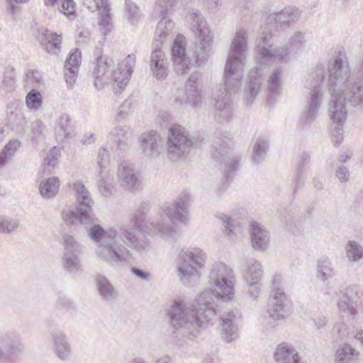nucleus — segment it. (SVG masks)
<instances>
[{
	"label": "nucleus",
	"mask_w": 363,
	"mask_h": 363,
	"mask_svg": "<svg viewBox=\"0 0 363 363\" xmlns=\"http://www.w3.org/2000/svg\"><path fill=\"white\" fill-rule=\"evenodd\" d=\"M17 219L6 216L0 217V233H10L18 227Z\"/></svg>",
	"instance_id": "603ef678"
},
{
	"label": "nucleus",
	"mask_w": 363,
	"mask_h": 363,
	"mask_svg": "<svg viewBox=\"0 0 363 363\" xmlns=\"http://www.w3.org/2000/svg\"><path fill=\"white\" fill-rule=\"evenodd\" d=\"M130 272L137 277L142 280L149 281L151 278V274L147 272H145L136 267H132Z\"/></svg>",
	"instance_id": "0e129e2a"
},
{
	"label": "nucleus",
	"mask_w": 363,
	"mask_h": 363,
	"mask_svg": "<svg viewBox=\"0 0 363 363\" xmlns=\"http://www.w3.org/2000/svg\"><path fill=\"white\" fill-rule=\"evenodd\" d=\"M60 180L57 177H50L43 181L40 185V195L45 199L53 198L58 192Z\"/></svg>",
	"instance_id": "ea45409f"
},
{
	"label": "nucleus",
	"mask_w": 363,
	"mask_h": 363,
	"mask_svg": "<svg viewBox=\"0 0 363 363\" xmlns=\"http://www.w3.org/2000/svg\"><path fill=\"white\" fill-rule=\"evenodd\" d=\"M130 127L126 125L116 126L108 134V138L112 140L115 145L110 148L120 155L128 148V138Z\"/></svg>",
	"instance_id": "412c9836"
},
{
	"label": "nucleus",
	"mask_w": 363,
	"mask_h": 363,
	"mask_svg": "<svg viewBox=\"0 0 363 363\" xmlns=\"http://www.w3.org/2000/svg\"><path fill=\"white\" fill-rule=\"evenodd\" d=\"M269 150V143L267 140L258 138L252 147V155L251 160L253 164L258 165L266 157Z\"/></svg>",
	"instance_id": "4c0bfd02"
},
{
	"label": "nucleus",
	"mask_w": 363,
	"mask_h": 363,
	"mask_svg": "<svg viewBox=\"0 0 363 363\" xmlns=\"http://www.w3.org/2000/svg\"><path fill=\"white\" fill-rule=\"evenodd\" d=\"M20 145L21 143L18 140H11L1 150L0 156L9 162Z\"/></svg>",
	"instance_id": "6e6d98bb"
},
{
	"label": "nucleus",
	"mask_w": 363,
	"mask_h": 363,
	"mask_svg": "<svg viewBox=\"0 0 363 363\" xmlns=\"http://www.w3.org/2000/svg\"><path fill=\"white\" fill-rule=\"evenodd\" d=\"M81 52L78 49L70 52L65 62L64 68H74V67H77L79 69V67L81 63Z\"/></svg>",
	"instance_id": "13d9d810"
},
{
	"label": "nucleus",
	"mask_w": 363,
	"mask_h": 363,
	"mask_svg": "<svg viewBox=\"0 0 363 363\" xmlns=\"http://www.w3.org/2000/svg\"><path fill=\"white\" fill-rule=\"evenodd\" d=\"M16 73L14 69H8L4 72L1 86L6 91H11L14 89Z\"/></svg>",
	"instance_id": "4d7b16f0"
},
{
	"label": "nucleus",
	"mask_w": 363,
	"mask_h": 363,
	"mask_svg": "<svg viewBox=\"0 0 363 363\" xmlns=\"http://www.w3.org/2000/svg\"><path fill=\"white\" fill-rule=\"evenodd\" d=\"M213 293L206 289L191 304L174 300L168 310L171 325L175 328H186L192 332L213 322L220 311L216 308Z\"/></svg>",
	"instance_id": "39448f33"
},
{
	"label": "nucleus",
	"mask_w": 363,
	"mask_h": 363,
	"mask_svg": "<svg viewBox=\"0 0 363 363\" xmlns=\"http://www.w3.org/2000/svg\"><path fill=\"white\" fill-rule=\"evenodd\" d=\"M192 140L185 128L178 124L172 125L165 143L166 155L169 160L178 162L184 160L190 152Z\"/></svg>",
	"instance_id": "6e6552de"
},
{
	"label": "nucleus",
	"mask_w": 363,
	"mask_h": 363,
	"mask_svg": "<svg viewBox=\"0 0 363 363\" xmlns=\"http://www.w3.org/2000/svg\"><path fill=\"white\" fill-rule=\"evenodd\" d=\"M57 306L58 307L63 308V309H67L71 307L72 304V301L71 298L62 296H60L57 299Z\"/></svg>",
	"instance_id": "338daca9"
},
{
	"label": "nucleus",
	"mask_w": 363,
	"mask_h": 363,
	"mask_svg": "<svg viewBox=\"0 0 363 363\" xmlns=\"http://www.w3.org/2000/svg\"><path fill=\"white\" fill-rule=\"evenodd\" d=\"M64 75L67 85L72 86L76 82L78 71L77 67L74 68H64Z\"/></svg>",
	"instance_id": "052dcab7"
},
{
	"label": "nucleus",
	"mask_w": 363,
	"mask_h": 363,
	"mask_svg": "<svg viewBox=\"0 0 363 363\" xmlns=\"http://www.w3.org/2000/svg\"><path fill=\"white\" fill-rule=\"evenodd\" d=\"M136 57L134 54L128 55L118 67L112 72L114 90L116 93L124 89L128 84L135 65Z\"/></svg>",
	"instance_id": "4468645a"
},
{
	"label": "nucleus",
	"mask_w": 363,
	"mask_h": 363,
	"mask_svg": "<svg viewBox=\"0 0 363 363\" xmlns=\"http://www.w3.org/2000/svg\"><path fill=\"white\" fill-rule=\"evenodd\" d=\"M26 105L31 111L38 110L43 105V96L40 91L32 89L26 96Z\"/></svg>",
	"instance_id": "a18cd8bd"
},
{
	"label": "nucleus",
	"mask_w": 363,
	"mask_h": 363,
	"mask_svg": "<svg viewBox=\"0 0 363 363\" xmlns=\"http://www.w3.org/2000/svg\"><path fill=\"white\" fill-rule=\"evenodd\" d=\"M63 269L69 274L75 275L82 271L80 260L74 253H64L62 257Z\"/></svg>",
	"instance_id": "58836bf2"
},
{
	"label": "nucleus",
	"mask_w": 363,
	"mask_h": 363,
	"mask_svg": "<svg viewBox=\"0 0 363 363\" xmlns=\"http://www.w3.org/2000/svg\"><path fill=\"white\" fill-rule=\"evenodd\" d=\"M337 305L340 311H348L350 314H355L357 312L355 298L350 297L347 294L342 296Z\"/></svg>",
	"instance_id": "09e8293b"
},
{
	"label": "nucleus",
	"mask_w": 363,
	"mask_h": 363,
	"mask_svg": "<svg viewBox=\"0 0 363 363\" xmlns=\"http://www.w3.org/2000/svg\"><path fill=\"white\" fill-rule=\"evenodd\" d=\"M60 2L61 3L60 6L58 7L60 11L69 18H73L75 16V4L73 0H45L46 6L60 5Z\"/></svg>",
	"instance_id": "37998d69"
},
{
	"label": "nucleus",
	"mask_w": 363,
	"mask_h": 363,
	"mask_svg": "<svg viewBox=\"0 0 363 363\" xmlns=\"http://www.w3.org/2000/svg\"><path fill=\"white\" fill-rule=\"evenodd\" d=\"M235 277L233 269L223 262L215 263L209 273V284L215 287V291L210 290L214 296L216 308L218 311L220 301H229L234 294Z\"/></svg>",
	"instance_id": "0eeeda50"
},
{
	"label": "nucleus",
	"mask_w": 363,
	"mask_h": 363,
	"mask_svg": "<svg viewBox=\"0 0 363 363\" xmlns=\"http://www.w3.org/2000/svg\"><path fill=\"white\" fill-rule=\"evenodd\" d=\"M305 43V34L301 31H296L290 37L286 45H288L291 50H294L302 48Z\"/></svg>",
	"instance_id": "5fc2aeb1"
},
{
	"label": "nucleus",
	"mask_w": 363,
	"mask_h": 363,
	"mask_svg": "<svg viewBox=\"0 0 363 363\" xmlns=\"http://www.w3.org/2000/svg\"><path fill=\"white\" fill-rule=\"evenodd\" d=\"M70 119L67 115H62L57 121L55 128L56 139L63 142L70 135Z\"/></svg>",
	"instance_id": "79ce46f5"
},
{
	"label": "nucleus",
	"mask_w": 363,
	"mask_h": 363,
	"mask_svg": "<svg viewBox=\"0 0 363 363\" xmlns=\"http://www.w3.org/2000/svg\"><path fill=\"white\" fill-rule=\"evenodd\" d=\"M220 220L223 222V226H224V233L226 235H230L233 234V219L230 217H228L226 215H223L220 216Z\"/></svg>",
	"instance_id": "680f3d73"
},
{
	"label": "nucleus",
	"mask_w": 363,
	"mask_h": 363,
	"mask_svg": "<svg viewBox=\"0 0 363 363\" xmlns=\"http://www.w3.org/2000/svg\"><path fill=\"white\" fill-rule=\"evenodd\" d=\"M206 258L205 253L199 248H183L179 251L176 267L178 277L184 284H189L196 274L197 269L203 267Z\"/></svg>",
	"instance_id": "9d476101"
},
{
	"label": "nucleus",
	"mask_w": 363,
	"mask_h": 363,
	"mask_svg": "<svg viewBox=\"0 0 363 363\" xmlns=\"http://www.w3.org/2000/svg\"><path fill=\"white\" fill-rule=\"evenodd\" d=\"M199 77V74L198 72L191 74L186 82L184 93L183 91H179V94L174 100L175 104L179 105L185 104H189L193 108L196 107V104L201 99L200 91L198 88Z\"/></svg>",
	"instance_id": "f3484780"
},
{
	"label": "nucleus",
	"mask_w": 363,
	"mask_h": 363,
	"mask_svg": "<svg viewBox=\"0 0 363 363\" xmlns=\"http://www.w3.org/2000/svg\"><path fill=\"white\" fill-rule=\"evenodd\" d=\"M190 195L186 191H182L172 203L164 209V213L173 224H186L189 221V203Z\"/></svg>",
	"instance_id": "f8f14e48"
},
{
	"label": "nucleus",
	"mask_w": 363,
	"mask_h": 363,
	"mask_svg": "<svg viewBox=\"0 0 363 363\" xmlns=\"http://www.w3.org/2000/svg\"><path fill=\"white\" fill-rule=\"evenodd\" d=\"M222 330L225 342H230L236 337L237 327L235 325V314L233 311L223 314L221 316Z\"/></svg>",
	"instance_id": "f704fd0d"
},
{
	"label": "nucleus",
	"mask_w": 363,
	"mask_h": 363,
	"mask_svg": "<svg viewBox=\"0 0 363 363\" xmlns=\"http://www.w3.org/2000/svg\"><path fill=\"white\" fill-rule=\"evenodd\" d=\"M272 35L266 33L257 42L259 66L251 69L248 74V82L246 86V100L251 104L261 89L262 65L272 62L288 63L291 60V50L285 44L282 46L273 47Z\"/></svg>",
	"instance_id": "423d86ee"
},
{
	"label": "nucleus",
	"mask_w": 363,
	"mask_h": 363,
	"mask_svg": "<svg viewBox=\"0 0 363 363\" xmlns=\"http://www.w3.org/2000/svg\"><path fill=\"white\" fill-rule=\"evenodd\" d=\"M296 18V12L286 9L269 14L267 21L268 23H274L277 27L281 28L289 25L290 22L294 21Z\"/></svg>",
	"instance_id": "e433bc0d"
},
{
	"label": "nucleus",
	"mask_w": 363,
	"mask_h": 363,
	"mask_svg": "<svg viewBox=\"0 0 363 363\" xmlns=\"http://www.w3.org/2000/svg\"><path fill=\"white\" fill-rule=\"evenodd\" d=\"M188 20L191 23V30L197 38L192 56L190 52L186 54L185 38L177 35L171 49L172 60L175 72L178 75L189 73L191 67H199L208 60V52L212 43L210 29L201 13L193 10L189 12Z\"/></svg>",
	"instance_id": "20e7f679"
},
{
	"label": "nucleus",
	"mask_w": 363,
	"mask_h": 363,
	"mask_svg": "<svg viewBox=\"0 0 363 363\" xmlns=\"http://www.w3.org/2000/svg\"><path fill=\"white\" fill-rule=\"evenodd\" d=\"M335 275L332 262L328 258L320 259L317 263V277L325 281Z\"/></svg>",
	"instance_id": "a19ab883"
},
{
	"label": "nucleus",
	"mask_w": 363,
	"mask_h": 363,
	"mask_svg": "<svg viewBox=\"0 0 363 363\" xmlns=\"http://www.w3.org/2000/svg\"><path fill=\"white\" fill-rule=\"evenodd\" d=\"M250 238L252 247L256 250H265L269 243V233L262 225L257 222H252L250 228Z\"/></svg>",
	"instance_id": "5701e85b"
},
{
	"label": "nucleus",
	"mask_w": 363,
	"mask_h": 363,
	"mask_svg": "<svg viewBox=\"0 0 363 363\" xmlns=\"http://www.w3.org/2000/svg\"><path fill=\"white\" fill-rule=\"evenodd\" d=\"M73 191L76 198L75 208L68 211H63L62 219L69 224L91 225L87 233L90 238L97 243L95 254L99 259L110 267L120 268L126 265L131 259V252L128 247L139 252L149 250V240L145 237H138L127 228H121L120 230L116 227L104 229L101 225L94 223V201L82 182H75Z\"/></svg>",
	"instance_id": "f257e3e1"
},
{
	"label": "nucleus",
	"mask_w": 363,
	"mask_h": 363,
	"mask_svg": "<svg viewBox=\"0 0 363 363\" xmlns=\"http://www.w3.org/2000/svg\"><path fill=\"white\" fill-rule=\"evenodd\" d=\"M276 363H301L298 352L291 345L281 342L274 353Z\"/></svg>",
	"instance_id": "c85d7f7f"
},
{
	"label": "nucleus",
	"mask_w": 363,
	"mask_h": 363,
	"mask_svg": "<svg viewBox=\"0 0 363 363\" xmlns=\"http://www.w3.org/2000/svg\"><path fill=\"white\" fill-rule=\"evenodd\" d=\"M50 337L55 355L62 361H69L72 356V347L66 334L55 330L50 333Z\"/></svg>",
	"instance_id": "aec40b11"
},
{
	"label": "nucleus",
	"mask_w": 363,
	"mask_h": 363,
	"mask_svg": "<svg viewBox=\"0 0 363 363\" xmlns=\"http://www.w3.org/2000/svg\"><path fill=\"white\" fill-rule=\"evenodd\" d=\"M328 72V89L331 94L330 103L341 100L352 106H363V82L350 76L347 58L338 55L330 60L327 67L318 64L308 74L305 83L306 105L301 118L303 127L309 126L316 119L323 99L321 84Z\"/></svg>",
	"instance_id": "f03ea898"
},
{
	"label": "nucleus",
	"mask_w": 363,
	"mask_h": 363,
	"mask_svg": "<svg viewBox=\"0 0 363 363\" xmlns=\"http://www.w3.org/2000/svg\"><path fill=\"white\" fill-rule=\"evenodd\" d=\"M243 278L250 287L249 294L252 300H256L259 292V281L263 276V269L261 264L255 259L247 261L242 272Z\"/></svg>",
	"instance_id": "dca6fc26"
},
{
	"label": "nucleus",
	"mask_w": 363,
	"mask_h": 363,
	"mask_svg": "<svg viewBox=\"0 0 363 363\" xmlns=\"http://www.w3.org/2000/svg\"><path fill=\"white\" fill-rule=\"evenodd\" d=\"M83 3L89 11L92 12L99 11L100 14L99 26L101 29L104 30L103 34L105 35L111 27L110 6L106 0H83Z\"/></svg>",
	"instance_id": "6ab92c4d"
},
{
	"label": "nucleus",
	"mask_w": 363,
	"mask_h": 363,
	"mask_svg": "<svg viewBox=\"0 0 363 363\" xmlns=\"http://www.w3.org/2000/svg\"><path fill=\"white\" fill-rule=\"evenodd\" d=\"M359 352L348 343L340 344L335 352V363H352L355 362Z\"/></svg>",
	"instance_id": "72a5a7b5"
},
{
	"label": "nucleus",
	"mask_w": 363,
	"mask_h": 363,
	"mask_svg": "<svg viewBox=\"0 0 363 363\" xmlns=\"http://www.w3.org/2000/svg\"><path fill=\"white\" fill-rule=\"evenodd\" d=\"M140 149L147 157H157L162 150V140L160 135L154 130L143 133L139 137Z\"/></svg>",
	"instance_id": "a211bd4d"
},
{
	"label": "nucleus",
	"mask_w": 363,
	"mask_h": 363,
	"mask_svg": "<svg viewBox=\"0 0 363 363\" xmlns=\"http://www.w3.org/2000/svg\"><path fill=\"white\" fill-rule=\"evenodd\" d=\"M38 38L48 53L57 55L60 52L61 35L53 33L47 28H42L38 31Z\"/></svg>",
	"instance_id": "4be33fe9"
},
{
	"label": "nucleus",
	"mask_w": 363,
	"mask_h": 363,
	"mask_svg": "<svg viewBox=\"0 0 363 363\" xmlns=\"http://www.w3.org/2000/svg\"><path fill=\"white\" fill-rule=\"evenodd\" d=\"M112 62V60L108 58H99V60H95V62L93 63L91 75L94 79V86L96 90H101L104 84H107L108 80L106 74Z\"/></svg>",
	"instance_id": "393cba45"
},
{
	"label": "nucleus",
	"mask_w": 363,
	"mask_h": 363,
	"mask_svg": "<svg viewBox=\"0 0 363 363\" xmlns=\"http://www.w3.org/2000/svg\"><path fill=\"white\" fill-rule=\"evenodd\" d=\"M59 155V150L54 147L45 159V164H48L54 167L57 160V156Z\"/></svg>",
	"instance_id": "e2e57ef3"
},
{
	"label": "nucleus",
	"mask_w": 363,
	"mask_h": 363,
	"mask_svg": "<svg viewBox=\"0 0 363 363\" xmlns=\"http://www.w3.org/2000/svg\"><path fill=\"white\" fill-rule=\"evenodd\" d=\"M148 211V204L145 202L140 203L138 208L134 212L130 219V223L133 224L134 229L139 230L141 228Z\"/></svg>",
	"instance_id": "c03bdc74"
},
{
	"label": "nucleus",
	"mask_w": 363,
	"mask_h": 363,
	"mask_svg": "<svg viewBox=\"0 0 363 363\" xmlns=\"http://www.w3.org/2000/svg\"><path fill=\"white\" fill-rule=\"evenodd\" d=\"M191 0H156L153 8V14L164 16L184 9Z\"/></svg>",
	"instance_id": "2f4dec72"
},
{
	"label": "nucleus",
	"mask_w": 363,
	"mask_h": 363,
	"mask_svg": "<svg viewBox=\"0 0 363 363\" xmlns=\"http://www.w3.org/2000/svg\"><path fill=\"white\" fill-rule=\"evenodd\" d=\"M125 6L129 19L136 21L140 17V9L135 3L130 0H126Z\"/></svg>",
	"instance_id": "bf43d9fd"
},
{
	"label": "nucleus",
	"mask_w": 363,
	"mask_h": 363,
	"mask_svg": "<svg viewBox=\"0 0 363 363\" xmlns=\"http://www.w3.org/2000/svg\"><path fill=\"white\" fill-rule=\"evenodd\" d=\"M0 345L6 349L9 355L22 354L25 349L21 335L16 332H9L0 335Z\"/></svg>",
	"instance_id": "b1692460"
},
{
	"label": "nucleus",
	"mask_w": 363,
	"mask_h": 363,
	"mask_svg": "<svg viewBox=\"0 0 363 363\" xmlns=\"http://www.w3.org/2000/svg\"><path fill=\"white\" fill-rule=\"evenodd\" d=\"M150 69L155 77L162 79L167 76V62L164 52L155 48L150 55Z\"/></svg>",
	"instance_id": "a878e982"
},
{
	"label": "nucleus",
	"mask_w": 363,
	"mask_h": 363,
	"mask_svg": "<svg viewBox=\"0 0 363 363\" xmlns=\"http://www.w3.org/2000/svg\"><path fill=\"white\" fill-rule=\"evenodd\" d=\"M281 68H277L273 70L268 79V90L272 94H278L281 87Z\"/></svg>",
	"instance_id": "49530a36"
},
{
	"label": "nucleus",
	"mask_w": 363,
	"mask_h": 363,
	"mask_svg": "<svg viewBox=\"0 0 363 363\" xmlns=\"http://www.w3.org/2000/svg\"><path fill=\"white\" fill-rule=\"evenodd\" d=\"M132 101L129 99H127L122 102L116 110L115 116V121L116 122L120 123L128 116L132 108Z\"/></svg>",
	"instance_id": "3c124183"
},
{
	"label": "nucleus",
	"mask_w": 363,
	"mask_h": 363,
	"mask_svg": "<svg viewBox=\"0 0 363 363\" xmlns=\"http://www.w3.org/2000/svg\"><path fill=\"white\" fill-rule=\"evenodd\" d=\"M117 179L120 186L125 191L135 192L140 188L139 173L130 162L123 161L118 165Z\"/></svg>",
	"instance_id": "ddd939ff"
},
{
	"label": "nucleus",
	"mask_w": 363,
	"mask_h": 363,
	"mask_svg": "<svg viewBox=\"0 0 363 363\" xmlns=\"http://www.w3.org/2000/svg\"><path fill=\"white\" fill-rule=\"evenodd\" d=\"M247 36L245 29L238 30L231 43L224 69L225 84H220L213 91L215 107L223 120L230 116L233 106L230 92L240 86L243 72V58L247 50Z\"/></svg>",
	"instance_id": "7ed1b4c3"
},
{
	"label": "nucleus",
	"mask_w": 363,
	"mask_h": 363,
	"mask_svg": "<svg viewBox=\"0 0 363 363\" xmlns=\"http://www.w3.org/2000/svg\"><path fill=\"white\" fill-rule=\"evenodd\" d=\"M215 135L211 154L214 159L224 163L223 169L224 177L229 179L238 169L240 160L237 156L230 155L233 141L229 133L218 130L216 132Z\"/></svg>",
	"instance_id": "1a4fd4ad"
},
{
	"label": "nucleus",
	"mask_w": 363,
	"mask_h": 363,
	"mask_svg": "<svg viewBox=\"0 0 363 363\" xmlns=\"http://www.w3.org/2000/svg\"><path fill=\"white\" fill-rule=\"evenodd\" d=\"M329 116L333 121L331 137L334 145L337 147L343 139L342 126L347 118V111L341 100H334L329 104Z\"/></svg>",
	"instance_id": "9b49d317"
},
{
	"label": "nucleus",
	"mask_w": 363,
	"mask_h": 363,
	"mask_svg": "<svg viewBox=\"0 0 363 363\" xmlns=\"http://www.w3.org/2000/svg\"><path fill=\"white\" fill-rule=\"evenodd\" d=\"M64 253H79L82 250L80 244L69 235H65L62 237Z\"/></svg>",
	"instance_id": "8fccbe9b"
},
{
	"label": "nucleus",
	"mask_w": 363,
	"mask_h": 363,
	"mask_svg": "<svg viewBox=\"0 0 363 363\" xmlns=\"http://www.w3.org/2000/svg\"><path fill=\"white\" fill-rule=\"evenodd\" d=\"M335 174L341 182L347 181L350 176L348 169L342 164L338 167Z\"/></svg>",
	"instance_id": "69168bd1"
},
{
	"label": "nucleus",
	"mask_w": 363,
	"mask_h": 363,
	"mask_svg": "<svg viewBox=\"0 0 363 363\" xmlns=\"http://www.w3.org/2000/svg\"><path fill=\"white\" fill-rule=\"evenodd\" d=\"M29 0H6L7 11L11 14H14L16 9L17 4L26 3Z\"/></svg>",
	"instance_id": "774afa93"
},
{
	"label": "nucleus",
	"mask_w": 363,
	"mask_h": 363,
	"mask_svg": "<svg viewBox=\"0 0 363 363\" xmlns=\"http://www.w3.org/2000/svg\"><path fill=\"white\" fill-rule=\"evenodd\" d=\"M272 284L274 289L272 291L268 301L267 313L269 317L274 320H282L286 316L285 307L288 299L283 289L276 285V280H274Z\"/></svg>",
	"instance_id": "2eb2a0df"
},
{
	"label": "nucleus",
	"mask_w": 363,
	"mask_h": 363,
	"mask_svg": "<svg viewBox=\"0 0 363 363\" xmlns=\"http://www.w3.org/2000/svg\"><path fill=\"white\" fill-rule=\"evenodd\" d=\"M95 283L97 291L104 301L112 302L118 298V290L105 276L97 274Z\"/></svg>",
	"instance_id": "c756f323"
},
{
	"label": "nucleus",
	"mask_w": 363,
	"mask_h": 363,
	"mask_svg": "<svg viewBox=\"0 0 363 363\" xmlns=\"http://www.w3.org/2000/svg\"><path fill=\"white\" fill-rule=\"evenodd\" d=\"M25 82L27 86L32 89H40L43 86V79L42 74L38 71L30 70L26 73Z\"/></svg>",
	"instance_id": "de8ad7c7"
},
{
	"label": "nucleus",
	"mask_w": 363,
	"mask_h": 363,
	"mask_svg": "<svg viewBox=\"0 0 363 363\" xmlns=\"http://www.w3.org/2000/svg\"><path fill=\"white\" fill-rule=\"evenodd\" d=\"M167 16H158L161 17V19L158 22L155 30V43L156 47L167 40H172L174 37V23Z\"/></svg>",
	"instance_id": "bb28decb"
},
{
	"label": "nucleus",
	"mask_w": 363,
	"mask_h": 363,
	"mask_svg": "<svg viewBox=\"0 0 363 363\" xmlns=\"http://www.w3.org/2000/svg\"><path fill=\"white\" fill-rule=\"evenodd\" d=\"M345 252L348 262L360 264L363 261V245L356 240H348L345 246Z\"/></svg>",
	"instance_id": "c9c22d12"
},
{
	"label": "nucleus",
	"mask_w": 363,
	"mask_h": 363,
	"mask_svg": "<svg viewBox=\"0 0 363 363\" xmlns=\"http://www.w3.org/2000/svg\"><path fill=\"white\" fill-rule=\"evenodd\" d=\"M96 186L100 195L109 198L116 191V182L113 172L110 171H98Z\"/></svg>",
	"instance_id": "cd10ccee"
},
{
	"label": "nucleus",
	"mask_w": 363,
	"mask_h": 363,
	"mask_svg": "<svg viewBox=\"0 0 363 363\" xmlns=\"http://www.w3.org/2000/svg\"><path fill=\"white\" fill-rule=\"evenodd\" d=\"M310 155L307 152L303 151L299 154L297 169L291 184L294 193H296L304 184L306 169L310 163Z\"/></svg>",
	"instance_id": "7c9ffc66"
},
{
	"label": "nucleus",
	"mask_w": 363,
	"mask_h": 363,
	"mask_svg": "<svg viewBox=\"0 0 363 363\" xmlns=\"http://www.w3.org/2000/svg\"><path fill=\"white\" fill-rule=\"evenodd\" d=\"M110 162V156L108 147H104L99 150L97 156L98 171H108L107 167Z\"/></svg>",
	"instance_id": "864d4df0"
},
{
	"label": "nucleus",
	"mask_w": 363,
	"mask_h": 363,
	"mask_svg": "<svg viewBox=\"0 0 363 363\" xmlns=\"http://www.w3.org/2000/svg\"><path fill=\"white\" fill-rule=\"evenodd\" d=\"M150 230L162 239L174 242L177 240V231L164 219L158 218L150 222Z\"/></svg>",
	"instance_id": "473e14b6"
}]
</instances>
